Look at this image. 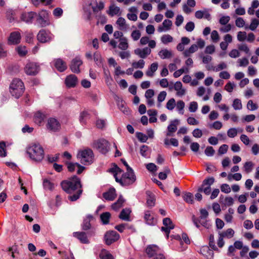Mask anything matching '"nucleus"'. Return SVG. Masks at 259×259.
<instances>
[{
	"label": "nucleus",
	"mask_w": 259,
	"mask_h": 259,
	"mask_svg": "<svg viewBox=\"0 0 259 259\" xmlns=\"http://www.w3.org/2000/svg\"><path fill=\"white\" fill-rule=\"evenodd\" d=\"M61 186L63 190L69 194L68 199L71 201H76L82 193L80 179L76 176H73L68 180L63 181Z\"/></svg>",
	"instance_id": "1"
},
{
	"label": "nucleus",
	"mask_w": 259,
	"mask_h": 259,
	"mask_svg": "<svg viewBox=\"0 0 259 259\" xmlns=\"http://www.w3.org/2000/svg\"><path fill=\"white\" fill-rule=\"evenodd\" d=\"M26 152L31 159L36 162H40L45 156L44 148L39 143L30 145L27 148Z\"/></svg>",
	"instance_id": "2"
},
{
	"label": "nucleus",
	"mask_w": 259,
	"mask_h": 259,
	"mask_svg": "<svg viewBox=\"0 0 259 259\" xmlns=\"http://www.w3.org/2000/svg\"><path fill=\"white\" fill-rule=\"evenodd\" d=\"M9 89L11 95L18 99L24 93L25 87L21 79L14 78L11 83Z\"/></svg>",
	"instance_id": "3"
},
{
	"label": "nucleus",
	"mask_w": 259,
	"mask_h": 259,
	"mask_svg": "<svg viewBox=\"0 0 259 259\" xmlns=\"http://www.w3.org/2000/svg\"><path fill=\"white\" fill-rule=\"evenodd\" d=\"M110 143L104 139L95 140L92 144V147L98 150L100 153L106 154L110 149Z\"/></svg>",
	"instance_id": "4"
},
{
	"label": "nucleus",
	"mask_w": 259,
	"mask_h": 259,
	"mask_svg": "<svg viewBox=\"0 0 259 259\" xmlns=\"http://www.w3.org/2000/svg\"><path fill=\"white\" fill-rule=\"evenodd\" d=\"M93 157V151L90 148L79 151L77 154V158L80 159L81 162L84 164L87 163H91L92 162Z\"/></svg>",
	"instance_id": "5"
},
{
	"label": "nucleus",
	"mask_w": 259,
	"mask_h": 259,
	"mask_svg": "<svg viewBox=\"0 0 259 259\" xmlns=\"http://www.w3.org/2000/svg\"><path fill=\"white\" fill-rule=\"evenodd\" d=\"M49 15V12L46 10H42L38 12L36 17V21L40 27H45L50 25Z\"/></svg>",
	"instance_id": "6"
},
{
	"label": "nucleus",
	"mask_w": 259,
	"mask_h": 259,
	"mask_svg": "<svg viewBox=\"0 0 259 259\" xmlns=\"http://www.w3.org/2000/svg\"><path fill=\"white\" fill-rule=\"evenodd\" d=\"M89 236H93L95 235V229H91L87 233L84 232H75L73 233V236L78 239L80 242L83 244H89L90 241L88 239Z\"/></svg>",
	"instance_id": "7"
},
{
	"label": "nucleus",
	"mask_w": 259,
	"mask_h": 259,
	"mask_svg": "<svg viewBox=\"0 0 259 259\" xmlns=\"http://www.w3.org/2000/svg\"><path fill=\"white\" fill-rule=\"evenodd\" d=\"M53 38V34L49 30L45 29H40L37 35V39L41 43L49 42Z\"/></svg>",
	"instance_id": "8"
},
{
	"label": "nucleus",
	"mask_w": 259,
	"mask_h": 259,
	"mask_svg": "<svg viewBox=\"0 0 259 259\" xmlns=\"http://www.w3.org/2000/svg\"><path fill=\"white\" fill-rule=\"evenodd\" d=\"M120 237V235L115 231H107L104 236L105 244L110 245L113 243L117 241Z\"/></svg>",
	"instance_id": "9"
},
{
	"label": "nucleus",
	"mask_w": 259,
	"mask_h": 259,
	"mask_svg": "<svg viewBox=\"0 0 259 259\" xmlns=\"http://www.w3.org/2000/svg\"><path fill=\"white\" fill-rule=\"evenodd\" d=\"M122 179L124 181V186H127L133 184L136 180V177L134 170L126 171L122 174Z\"/></svg>",
	"instance_id": "10"
},
{
	"label": "nucleus",
	"mask_w": 259,
	"mask_h": 259,
	"mask_svg": "<svg viewBox=\"0 0 259 259\" xmlns=\"http://www.w3.org/2000/svg\"><path fill=\"white\" fill-rule=\"evenodd\" d=\"M47 128L51 132H56L60 130L61 124L55 118L50 117L48 119Z\"/></svg>",
	"instance_id": "11"
},
{
	"label": "nucleus",
	"mask_w": 259,
	"mask_h": 259,
	"mask_svg": "<svg viewBox=\"0 0 259 259\" xmlns=\"http://www.w3.org/2000/svg\"><path fill=\"white\" fill-rule=\"evenodd\" d=\"M39 70V66L35 63L29 62L26 64L25 72L29 75H35Z\"/></svg>",
	"instance_id": "12"
},
{
	"label": "nucleus",
	"mask_w": 259,
	"mask_h": 259,
	"mask_svg": "<svg viewBox=\"0 0 259 259\" xmlns=\"http://www.w3.org/2000/svg\"><path fill=\"white\" fill-rule=\"evenodd\" d=\"M82 64V61L79 57H76L71 61L70 69L75 73H79L80 72L79 67Z\"/></svg>",
	"instance_id": "13"
},
{
	"label": "nucleus",
	"mask_w": 259,
	"mask_h": 259,
	"mask_svg": "<svg viewBox=\"0 0 259 259\" xmlns=\"http://www.w3.org/2000/svg\"><path fill=\"white\" fill-rule=\"evenodd\" d=\"M37 14L34 12H24L21 15V19L22 21L28 24L32 23L33 19L36 17Z\"/></svg>",
	"instance_id": "14"
},
{
	"label": "nucleus",
	"mask_w": 259,
	"mask_h": 259,
	"mask_svg": "<svg viewBox=\"0 0 259 259\" xmlns=\"http://www.w3.org/2000/svg\"><path fill=\"white\" fill-rule=\"evenodd\" d=\"M78 82V78L74 74L67 75L65 80L66 85L69 88H74Z\"/></svg>",
	"instance_id": "15"
},
{
	"label": "nucleus",
	"mask_w": 259,
	"mask_h": 259,
	"mask_svg": "<svg viewBox=\"0 0 259 259\" xmlns=\"http://www.w3.org/2000/svg\"><path fill=\"white\" fill-rule=\"evenodd\" d=\"M21 34L18 31H14L10 33L8 38V44L9 45H17L20 42Z\"/></svg>",
	"instance_id": "16"
},
{
	"label": "nucleus",
	"mask_w": 259,
	"mask_h": 259,
	"mask_svg": "<svg viewBox=\"0 0 259 259\" xmlns=\"http://www.w3.org/2000/svg\"><path fill=\"white\" fill-rule=\"evenodd\" d=\"M54 66L57 70L60 72H64L67 68L66 62L60 58L54 60Z\"/></svg>",
	"instance_id": "17"
},
{
	"label": "nucleus",
	"mask_w": 259,
	"mask_h": 259,
	"mask_svg": "<svg viewBox=\"0 0 259 259\" xmlns=\"http://www.w3.org/2000/svg\"><path fill=\"white\" fill-rule=\"evenodd\" d=\"M151 52V50L148 47H145L143 49L137 48L134 50L135 54L138 55L141 58L145 59Z\"/></svg>",
	"instance_id": "18"
},
{
	"label": "nucleus",
	"mask_w": 259,
	"mask_h": 259,
	"mask_svg": "<svg viewBox=\"0 0 259 259\" xmlns=\"http://www.w3.org/2000/svg\"><path fill=\"white\" fill-rule=\"evenodd\" d=\"M103 196L106 200H113L116 197L115 189L114 188H110L108 191L103 194Z\"/></svg>",
	"instance_id": "19"
},
{
	"label": "nucleus",
	"mask_w": 259,
	"mask_h": 259,
	"mask_svg": "<svg viewBox=\"0 0 259 259\" xmlns=\"http://www.w3.org/2000/svg\"><path fill=\"white\" fill-rule=\"evenodd\" d=\"M144 220L146 223L148 225L153 226L156 224V220L151 214L149 210L145 212Z\"/></svg>",
	"instance_id": "20"
},
{
	"label": "nucleus",
	"mask_w": 259,
	"mask_h": 259,
	"mask_svg": "<svg viewBox=\"0 0 259 259\" xmlns=\"http://www.w3.org/2000/svg\"><path fill=\"white\" fill-rule=\"evenodd\" d=\"M146 194L147 196L146 203L148 206L150 207L154 206L156 200L155 195L150 191H146Z\"/></svg>",
	"instance_id": "21"
},
{
	"label": "nucleus",
	"mask_w": 259,
	"mask_h": 259,
	"mask_svg": "<svg viewBox=\"0 0 259 259\" xmlns=\"http://www.w3.org/2000/svg\"><path fill=\"white\" fill-rule=\"evenodd\" d=\"M200 253L205 256L207 259H212L214 253L212 250L209 249L208 246H203L200 249Z\"/></svg>",
	"instance_id": "22"
},
{
	"label": "nucleus",
	"mask_w": 259,
	"mask_h": 259,
	"mask_svg": "<svg viewBox=\"0 0 259 259\" xmlns=\"http://www.w3.org/2000/svg\"><path fill=\"white\" fill-rule=\"evenodd\" d=\"M196 5L195 0H187V4L183 5V10L186 14H190L192 10L190 7H194Z\"/></svg>",
	"instance_id": "23"
},
{
	"label": "nucleus",
	"mask_w": 259,
	"mask_h": 259,
	"mask_svg": "<svg viewBox=\"0 0 259 259\" xmlns=\"http://www.w3.org/2000/svg\"><path fill=\"white\" fill-rule=\"evenodd\" d=\"M159 251V248L155 245H149L146 249V252L149 257H151Z\"/></svg>",
	"instance_id": "24"
},
{
	"label": "nucleus",
	"mask_w": 259,
	"mask_h": 259,
	"mask_svg": "<svg viewBox=\"0 0 259 259\" xmlns=\"http://www.w3.org/2000/svg\"><path fill=\"white\" fill-rule=\"evenodd\" d=\"M46 117L44 113L40 111H36L34 115V120L35 123L40 125Z\"/></svg>",
	"instance_id": "25"
},
{
	"label": "nucleus",
	"mask_w": 259,
	"mask_h": 259,
	"mask_svg": "<svg viewBox=\"0 0 259 259\" xmlns=\"http://www.w3.org/2000/svg\"><path fill=\"white\" fill-rule=\"evenodd\" d=\"M178 122L179 120L178 119H175L171 122L170 124L167 126L168 133L167 136H172L170 133H173L177 131Z\"/></svg>",
	"instance_id": "26"
},
{
	"label": "nucleus",
	"mask_w": 259,
	"mask_h": 259,
	"mask_svg": "<svg viewBox=\"0 0 259 259\" xmlns=\"http://www.w3.org/2000/svg\"><path fill=\"white\" fill-rule=\"evenodd\" d=\"M93 58L98 67H103V59L99 52H96L94 53Z\"/></svg>",
	"instance_id": "27"
},
{
	"label": "nucleus",
	"mask_w": 259,
	"mask_h": 259,
	"mask_svg": "<svg viewBox=\"0 0 259 259\" xmlns=\"http://www.w3.org/2000/svg\"><path fill=\"white\" fill-rule=\"evenodd\" d=\"M174 89L177 91V95L182 96L185 94L186 90L182 88V83L181 81H177L174 85Z\"/></svg>",
	"instance_id": "28"
},
{
	"label": "nucleus",
	"mask_w": 259,
	"mask_h": 259,
	"mask_svg": "<svg viewBox=\"0 0 259 259\" xmlns=\"http://www.w3.org/2000/svg\"><path fill=\"white\" fill-rule=\"evenodd\" d=\"M93 219L91 215H88L86 219H84L81 227L82 230L84 231L88 230L91 228V220Z\"/></svg>",
	"instance_id": "29"
},
{
	"label": "nucleus",
	"mask_w": 259,
	"mask_h": 259,
	"mask_svg": "<svg viewBox=\"0 0 259 259\" xmlns=\"http://www.w3.org/2000/svg\"><path fill=\"white\" fill-rule=\"evenodd\" d=\"M131 212V211L129 209H123L119 215V218L122 220L129 221Z\"/></svg>",
	"instance_id": "30"
},
{
	"label": "nucleus",
	"mask_w": 259,
	"mask_h": 259,
	"mask_svg": "<svg viewBox=\"0 0 259 259\" xmlns=\"http://www.w3.org/2000/svg\"><path fill=\"white\" fill-rule=\"evenodd\" d=\"M158 68V63H153L151 65L149 68L146 72L147 76L152 77L154 75V73L157 70Z\"/></svg>",
	"instance_id": "31"
},
{
	"label": "nucleus",
	"mask_w": 259,
	"mask_h": 259,
	"mask_svg": "<svg viewBox=\"0 0 259 259\" xmlns=\"http://www.w3.org/2000/svg\"><path fill=\"white\" fill-rule=\"evenodd\" d=\"M111 214L109 212H105L101 214L100 219L104 225H107L109 222Z\"/></svg>",
	"instance_id": "32"
},
{
	"label": "nucleus",
	"mask_w": 259,
	"mask_h": 259,
	"mask_svg": "<svg viewBox=\"0 0 259 259\" xmlns=\"http://www.w3.org/2000/svg\"><path fill=\"white\" fill-rule=\"evenodd\" d=\"M124 199L122 196H120L116 202L112 205V208L114 210H117L122 205Z\"/></svg>",
	"instance_id": "33"
},
{
	"label": "nucleus",
	"mask_w": 259,
	"mask_h": 259,
	"mask_svg": "<svg viewBox=\"0 0 259 259\" xmlns=\"http://www.w3.org/2000/svg\"><path fill=\"white\" fill-rule=\"evenodd\" d=\"M158 55L162 59L169 58L172 56L171 52L167 49L161 50Z\"/></svg>",
	"instance_id": "34"
},
{
	"label": "nucleus",
	"mask_w": 259,
	"mask_h": 259,
	"mask_svg": "<svg viewBox=\"0 0 259 259\" xmlns=\"http://www.w3.org/2000/svg\"><path fill=\"white\" fill-rule=\"evenodd\" d=\"M183 198L188 203L192 204L194 202L193 195L190 192H185L183 195Z\"/></svg>",
	"instance_id": "35"
},
{
	"label": "nucleus",
	"mask_w": 259,
	"mask_h": 259,
	"mask_svg": "<svg viewBox=\"0 0 259 259\" xmlns=\"http://www.w3.org/2000/svg\"><path fill=\"white\" fill-rule=\"evenodd\" d=\"M258 25H259V20L257 19H256V18H253L251 20V23H250V25L248 27L245 26V28L246 29L249 28L251 30L254 31L256 29V28L258 27Z\"/></svg>",
	"instance_id": "36"
},
{
	"label": "nucleus",
	"mask_w": 259,
	"mask_h": 259,
	"mask_svg": "<svg viewBox=\"0 0 259 259\" xmlns=\"http://www.w3.org/2000/svg\"><path fill=\"white\" fill-rule=\"evenodd\" d=\"M43 187L45 189L51 191L54 188V184L49 180L45 179L43 181Z\"/></svg>",
	"instance_id": "37"
},
{
	"label": "nucleus",
	"mask_w": 259,
	"mask_h": 259,
	"mask_svg": "<svg viewBox=\"0 0 259 259\" xmlns=\"http://www.w3.org/2000/svg\"><path fill=\"white\" fill-rule=\"evenodd\" d=\"M120 11L119 7L115 6L114 5H111L109 7L108 14L111 16L117 15Z\"/></svg>",
	"instance_id": "38"
},
{
	"label": "nucleus",
	"mask_w": 259,
	"mask_h": 259,
	"mask_svg": "<svg viewBox=\"0 0 259 259\" xmlns=\"http://www.w3.org/2000/svg\"><path fill=\"white\" fill-rule=\"evenodd\" d=\"M128 47L127 40L126 38L122 37L120 39V43L118 45V48L122 50H126Z\"/></svg>",
	"instance_id": "39"
},
{
	"label": "nucleus",
	"mask_w": 259,
	"mask_h": 259,
	"mask_svg": "<svg viewBox=\"0 0 259 259\" xmlns=\"http://www.w3.org/2000/svg\"><path fill=\"white\" fill-rule=\"evenodd\" d=\"M116 24L119 26V29L120 30H123L127 28L125 20L123 17L118 18L116 21Z\"/></svg>",
	"instance_id": "40"
},
{
	"label": "nucleus",
	"mask_w": 259,
	"mask_h": 259,
	"mask_svg": "<svg viewBox=\"0 0 259 259\" xmlns=\"http://www.w3.org/2000/svg\"><path fill=\"white\" fill-rule=\"evenodd\" d=\"M220 234L223 237H227L230 239L234 236V231L232 229L229 228L226 231L220 233Z\"/></svg>",
	"instance_id": "41"
},
{
	"label": "nucleus",
	"mask_w": 259,
	"mask_h": 259,
	"mask_svg": "<svg viewBox=\"0 0 259 259\" xmlns=\"http://www.w3.org/2000/svg\"><path fill=\"white\" fill-rule=\"evenodd\" d=\"M170 173V170L168 167H165L163 172H160L158 174V178L162 180H165L167 178V174Z\"/></svg>",
	"instance_id": "42"
},
{
	"label": "nucleus",
	"mask_w": 259,
	"mask_h": 259,
	"mask_svg": "<svg viewBox=\"0 0 259 259\" xmlns=\"http://www.w3.org/2000/svg\"><path fill=\"white\" fill-rule=\"evenodd\" d=\"M253 167V163L251 161L246 162L243 166L244 170L247 174L250 172L252 170Z\"/></svg>",
	"instance_id": "43"
},
{
	"label": "nucleus",
	"mask_w": 259,
	"mask_h": 259,
	"mask_svg": "<svg viewBox=\"0 0 259 259\" xmlns=\"http://www.w3.org/2000/svg\"><path fill=\"white\" fill-rule=\"evenodd\" d=\"M133 68L137 69H142L145 66V61L143 59L139 60L138 62H134L132 64Z\"/></svg>",
	"instance_id": "44"
},
{
	"label": "nucleus",
	"mask_w": 259,
	"mask_h": 259,
	"mask_svg": "<svg viewBox=\"0 0 259 259\" xmlns=\"http://www.w3.org/2000/svg\"><path fill=\"white\" fill-rule=\"evenodd\" d=\"M177 109L179 112V113L181 114H184V108L185 107V103L182 100H179L177 102V104H176Z\"/></svg>",
	"instance_id": "45"
},
{
	"label": "nucleus",
	"mask_w": 259,
	"mask_h": 259,
	"mask_svg": "<svg viewBox=\"0 0 259 259\" xmlns=\"http://www.w3.org/2000/svg\"><path fill=\"white\" fill-rule=\"evenodd\" d=\"M77 162L73 163L69 161L65 162V164L67 165L68 170L71 172L74 171L75 167H77Z\"/></svg>",
	"instance_id": "46"
},
{
	"label": "nucleus",
	"mask_w": 259,
	"mask_h": 259,
	"mask_svg": "<svg viewBox=\"0 0 259 259\" xmlns=\"http://www.w3.org/2000/svg\"><path fill=\"white\" fill-rule=\"evenodd\" d=\"M166 95L167 94L165 91H162L158 94L157 97V101L158 102V107L161 106V103L165 99Z\"/></svg>",
	"instance_id": "47"
},
{
	"label": "nucleus",
	"mask_w": 259,
	"mask_h": 259,
	"mask_svg": "<svg viewBox=\"0 0 259 259\" xmlns=\"http://www.w3.org/2000/svg\"><path fill=\"white\" fill-rule=\"evenodd\" d=\"M209 241V245L212 249L215 251H219L218 247L215 245L214 236L213 234L210 235Z\"/></svg>",
	"instance_id": "48"
},
{
	"label": "nucleus",
	"mask_w": 259,
	"mask_h": 259,
	"mask_svg": "<svg viewBox=\"0 0 259 259\" xmlns=\"http://www.w3.org/2000/svg\"><path fill=\"white\" fill-rule=\"evenodd\" d=\"M176 106V101L174 98L169 100L166 105V108L169 110H172Z\"/></svg>",
	"instance_id": "49"
},
{
	"label": "nucleus",
	"mask_w": 259,
	"mask_h": 259,
	"mask_svg": "<svg viewBox=\"0 0 259 259\" xmlns=\"http://www.w3.org/2000/svg\"><path fill=\"white\" fill-rule=\"evenodd\" d=\"M214 182V179L213 177H209L203 180L202 182V185L203 187L209 186L213 184Z\"/></svg>",
	"instance_id": "50"
},
{
	"label": "nucleus",
	"mask_w": 259,
	"mask_h": 259,
	"mask_svg": "<svg viewBox=\"0 0 259 259\" xmlns=\"http://www.w3.org/2000/svg\"><path fill=\"white\" fill-rule=\"evenodd\" d=\"M232 106L235 110H240L242 108L241 100L238 99L234 100Z\"/></svg>",
	"instance_id": "51"
},
{
	"label": "nucleus",
	"mask_w": 259,
	"mask_h": 259,
	"mask_svg": "<svg viewBox=\"0 0 259 259\" xmlns=\"http://www.w3.org/2000/svg\"><path fill=\"white\" fill-rule=\"evenodd\" d=\"M25 40L28 43H32L33 41L34 35L32 32L27 31L25 33Z\"/></svg>",
	"instance_id": "52"
},
{
	"label": "nucleus",
	"mask_w": 259,
	"mask_h": 259,
	"mask_svg": "<svg viewBox=\"0 0 259 259\" xmlns=\"http://www.w3.org/2000/svg\"><path fill=\"white\" fill-rule=\"evenodd\" d=\"M172 40V37L169 34L163 35L161 38V41L164 44L170 42Z\"/></svg>",
	"instance_id": "53"
},
{
	"label": "nucleus",
	"mask_w": 259,
	"mask_h": 259,
	"mask_svg": "<svg viewBox=\"0 0 259 259\" xmlns=\"http://www.w3.org/2000/svg\"><path fill=\"white\" fill-rule=\"evenodd\" d=\"M136 135H137V137L138 139V140L142 143L146 142L147 141V140H148L147 136L143 134L142 133L138 132V133H137Z\"/></svg>",
	"instance_id": "54"
},
{
	"label": "nucleus",
	"mask_w": 259,
	"mask_h": 259,
	"mask_svg": "<svg viewBox=\"0 0 259 259\" xmlns=\"http://www.w3.org/2000/svg\"><path fill=\"white\" fill-rule=\"evenodd\" d=\"M247 108L248 110L253 111L257 109L258 106L256 104L254 103L251 100H250L247 103Z\"/></svg>",
	"instance_id": "55"
},
{
	"label": "nucleus",
	"mask_w": 259,
	"mask_h": 259,
	"mask_svg": "<svg viewBox=\"0 0 259 259\" xmlns=\"http://www.w3.org/2000/svg\"><path fill=\"white\" fill-rule=\"evenodd\" d=\"M198 191L199 192H203L206 195H209L211 192V188L209 186L203 187L201 185V186L198 188Z\"/></svg>",
	"instance_id": "56"
},
{
	"label": "nucleus",
	"mask_w": 259,
	"mask_h": 259,
	"mask_svg": "<svg viewBox=\"0 0 259 259\" xmlns=\"http://www.w3.org/2000/svg\"><path fill=\"white\" fill-rule=\"evenodd\" d=\"M141 32L138 30H134L131 34V37L134 40H138L141 37Z\"/></svg>",
	"instance_id": "57"
},
{
	"label": "nucleus",
	"mask_w": 259,
	"mask_h": 259,
	"mask_svg": "<svg viewBox=\"0 0 259 259\" xmlns=\"http://www.w3.org/2000/svg\"><path fill=\"white\" fill-rule=\"evenodd\" d=\"M89 113L87 111H83L80 113L79 116V121L82 124L85 123L86 118L88 117Z\"/></svg>",
	"instance_id": "58"
},
{
	"label": "nucleus",
	"mask_w": 259,
	"mask_h": 259,
	"mask_svg": "<svg viewBox=\"0 0 259 259\" xmlns=\"http://www.w3.org/2000/svg\"><path fill=\"white\" fill-rule=\"evenodd\" d=\"M205 155L207 156H212L214 155L215 151L211 146H208L204 151Z\"/></svg>",
	"instance_id": "59"
},
{
	"label": "nucleus",
	"mask_w": 259,
	"mask_h": 259,
	"mask_svg": "<svg viewBox=\"0 0 259 259\" xmlns=\"http://www.w3.org/2000/svg\"><path fill=\"white\" fill-rule=\"evenodd\" d=\"M17 51L20 56H24L27 53L25 47L19 46L17 48Z\"/></svg>",
	"instance_id": "60"
},
{
	"label": "nucleus",
	"mask_w": 259,
	"mask_h": 259,
	"mask_svg": "<svg viewBox=\"0 0 259 259\" xmlns=\"http://www.w3.org/2000/svg\"><path fill=\"white\" fill-rule=\"evenodd\" d=\"M198 108V104L196 102L193 101L190 103L189 110L191 112H195Z\"/></svg>",
	"instance_id": "61"
},
{
	"label": "nucleus",
	"mask_w": 259,
	"mask_h": 259,
	"mask_svg": "<svg viewBox=\"0 0 259 259\" xmlns=\"http://www.w3.org/2000/svg\"><path fill=\"white\" fill-rule=\"evenodd\" d=\"M237 135V131L235 128H231L227 132V135L230 138H234Z\"/></svg>",
	"instance_id": "62"
},
{
	"label": "nucleus",
	"mask_w": 259,
	"mask_h": 259,
	"mask_svg": "<svg viewBox=\"0 0 259 259\" xmlns=\"http://www.w3.org/2000/svg\"><path fill=\"white\" fill-rule=\"evenodd\" d=\"M162 25L165 29V30H168L170 29L172 25V21L168 19H165L163 22Z\"/></svg>",
	"instance_id": "63"
},
{
	"label": "nucleus",
	"mask_w": 259,
	"mask_h": 259,
	"mask_svg": "<svg viewBox=\"0 0 259 259\" xmlns=\"http://www.w3.org/2000/svg\"><path fill=\"white\" fill-rule=\"evenodd\" d=\"M221 190L225 193H229L231 192V188L227 184H223L221 186Z\"/></svg>",
	"instance_id": "64"
}]
</instances>
